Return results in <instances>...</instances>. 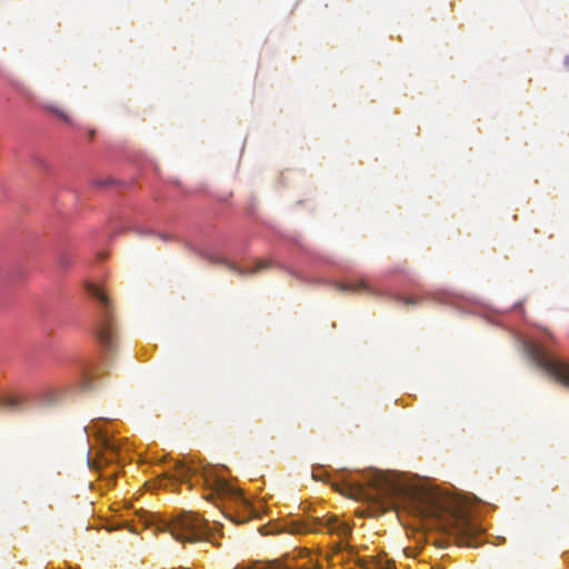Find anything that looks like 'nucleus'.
<instances>
[{
	"instance_id": "obj_1",
	"label": "nucleus",
	"mask_w": 569,
	"mask_h": 569,
	"mask_svg": "<svg viewBox=\"0 0 569 569\" xmlns=\"http://www.w3.org/2000/svg\"><path fill=\"white\" fill-rule=\"evenodd\" d=\"M357 490L383 503L399 502L412 516L471 546L470 540L477 529L470 522L467 510L457 499L438 489L405 483L382 471L369 470L362 475Z\"/></svg>"
},
{
	"instance_id": "obj_2",
	"label": "nucleus",
	"mask_w": 569,
	"mask_h": 569,
	"mask_svg": "<svg viewBox=\"0 0 569 569\" xmlns=\"http://www.w3.org/2000/svg\"><path fill=\"white\" fill-rule=\"evenodd\" d=\"M88 293L97 300L96 333L106 352L112 353L117 345V328L113 309L107 293L93 283L87 284Z\"/></svg>"
},
{
	"instance_id": "obj_3",
	"label": "nucleus",
	"mask_w": 569,
	"mask_h": 569,
	"mask_svg": "<svg viewBox=\"0 0 569 569\" xmlns=\"http://www.w3.org/2000/svg\"><path fill=\"white\" fill-rule=\"evenodd\" d=\"M167 529L180 542H211L208 522L193 512L178 515L167 525Z\"/></svg>"
},
{
	"instance_id": "obj_4",
	"label": "nucleus",
	"mask_w": 569,
	"mask_h": 569,
	"mask_svg": "<svg viewBox=\"0 0 569 569\" xmlns=\"http://www.w3.org/2000/svg\"><path fill=\"white\" fill-rule=\"evenodd\" d=\"M523 349L528 358L555 380L569 388V362L550 357L548 352L535 341H526Z\"/></svg>"
},
{
	"instance_id": "obj_5",
	"label": "nucleus",
	"mask_w": 569,
	"mask_h": 569,
	"mask_svg": "<svg viewBox=\"0 0 569 569\" xmlns=\"http://www.w3.org/2000/svg\"><path fill=\"white\" fill-rule=\"evenodd\" d=\"M208 493L204 496L208 500L233 499L243 501L241 492L232 487L226 479L218 477L213 471L204 470L202 475Z\"/></svg>"
},
{
	"instance_id": "obj_6",
	"label": "nucleus",
	"mask_w": 569,
	"mask_h": 569,
	"mask_svg": "<svg viewBox=\"0 0 569 569\" xmlns=\"http://www.w3.org/2000/svg\"><path fill=\"white\" fill-rule=\"evenodd\" d=\"M312 522L315 527L309 526V530L326 528L328 532L340 537H347L351 533V528L347 523L341 522L337 517H316Z\"/></svg>"
},
{
	"instance_id": "obj_7",
	"label": "nucleus",
	"mask_w": 569,
	"mask_h": 569,
	"mask_svg": "<svg viewBox=\"0 0 569 569\" xmlns=\"http://www.w3.org/2000/svg\"><path fill=\"white\" fill-rule=\"evenodd\" d=\"M234 569H291L290 567L283 565L280 560H271V561H256L252 563H240Z\"/></svg>"
},
{
	"instance_id": "obj_8",
	"label": "nucleus",
	"mask_w": 569,
	"mask_h": 569,
	"mask_svg": "<svg viewBox=\"0 0 569 569\" xmlns=\"http://www.w3.org/2000/svg\"><path fill=\"white\" fill-rule=\"evenodd\" d=\"M22 398L9 395H0V409L6 408L10 410H19L22 408Z\"/></svg>"
},
{
	"instance_id": "obj_9",
	"label": "nucleus",
	"mask_w": 569,
	"mask_h": 569,
	"mask_svg": "<svg viewBox=\"0 0 569 569\" xmlns=\"http://www.w3.org/2000/svg\"><path fill=\"white\" fill-rule=\"evenodd\" d=\"M366 569H396V567L392 560L383 556H378L367 563Z\"/></svg>"
},
{
	"instance_id": "obj_10",
	"label": "nucleus",
	"mask_w": 569,
	"mask_h": 569,
	"mask_svg": "<svg viewBox=\"0 0 569 569\" xmlns=\"http://www.w3.org/2000/svg\"><path fill=\"white\" fill-rule=\"evenodd\" d=\"M270 266H271V261H270V260H267V259H264V260H259V261L256 263L254 268H252V269H248V270H243V269H240V268L234 267V266H233V264H231V263H228V267H229L230 269H232V270L237 271L239 274H249V273H250V274H252V273H257V272H259V271H261V270H263V269H266V268H269Z\"/></svg>"
},
{
	"instance_id": "obj_11",
	"label": "nucleus",
	"mask_w": 569,
	"mask_h": 569,
	"mask_svg": "<svg viewBox=\"0 0 569 569\" xmlns=\"http://www.w3.org/2000/svg\"><path fill=\"white\" fill-rule=\"evenodd\" d=\"M59 401V393L54 390H46L39 396L40 406L47 407Z\"/></svg>"
},
{
	"instance_id": "obj_12",
	"label": "nucleus",
	"mask_w": 569,
	"mask_h": 569,
	"mask_svg": "<svg viewBox=\"0 0 569 569\" xmlns=\"http://www.w3.org/2000/svg\"><path fill=\"white\" fill-rule=\"evenodd\" d=\"M176 470H177V477L182 482L189 481L190 477L193 475V469L191 467L184 465L183 462H177Z\"/></svg>"
},
{
	"instance_id": "obj_13",
	"label": "nucleus",
	"mask_w": 569,
	"mask_h": 569,
	"mask_svg": "<svg viewBox=\"0 0 569 569\" xmlns=\"http://www.w3.org/2000/svg\"><path fill=\"white\" fill-rule=\"evenodd\" d=\"M339 289L340 290H343V291H370L369 289V286L367 284V282H365L363 280L359 281V282H355V283H348V284H340L339 286Z\"/></svg>"
},
{
	"instance_id": "obj_14",
	"label": "nucleus",
	"mask_w": 569,
	"mask_h": 569,
	"mask_svg": "<svg viewBox=\"0 0 569 569\" xmlns=\"http://www.w3.org/2000/svg\"><path fill=\"white\" fill-rule=\"evenodd\" d=\"M102 446L112 455H118L120 450V445L118 443V441L113 438H110L109 436L102 437Z\"/></svg>"
},
{
	"instance_id": "obj_15",
	"label": "nucleus",
	"mask_w": 569,
	"mask_h": 569,
	"mask_svg": "<svg viewBox=\"0 0 569 569\" xmlns=\"http://www.w3.org/2000/svg\"><path fill=\"white\" fill-rule=\"evenodd\" d=\"M47 109L50 112L57 114L59 117V119H61L63 122L69 123V124L71 123L70 117L63 110H61L54 106H48Z\"/></svg>"
},
{
	"instance_id": "obj_16",
	"label": "nucleus",
	"mask_w": 569,
	"mask_h": 569,
	"mask_svg": "<svg viewBox=\"0 0 569 569\" xmlns=\"http://www.w3.org/2000/svg\"><path fill=\"white\" fill-rule=\"evenodd\" d=\"M82 388L84 390H91V389L94 388V385H93V373H91V372L86 373L84 379H83Z\"/></svg>"
},
{
	"instance_id": "obj_17",
	"label": "nucleus",
	"mask_w": 569,
	"mask_h": 569,
	"mask_svg": "<svg viewBox=\"0 0 569 569\" xmlns=\"http://www.w3.org/2000/svg\"><path fill=\"white\" fill-rule=\"evenodd\" d=\"M403 303H406V305H415L416 301L413 299H411V298H407V299H403Z\"/></svg>"
},
{
	"instance_id": "obj_18",
	"label": "nucleus",
	"mask_w": 569,
	"mask_h": 569,
	"mask_svg": "<svg viewBox=\"0 0 569 569\" xmlns=\"http://www.w3.org/2000/svg\"><path fill=\"white\" fill-rule=\"evenodd\" d=\"M159 238L167 241L170 239V236L169 234H159Z\"/></svg>"
},
{
	"instance_id": "obj_19",
	"label": "nucleus",
	"mask_w": 569,
	"mask_h": 569,
	"mask_svg": "<svg viewBox=\"0 0 569 569\" xmlns=\"http://www.w3.org/2000/svg\"><path fill=\"white\" fill-rule=\"evenodd\" d=\"M93 136H94V130H90V131H89V137L92 139V138H93Z\"/></svg>"
}]
</instances>
